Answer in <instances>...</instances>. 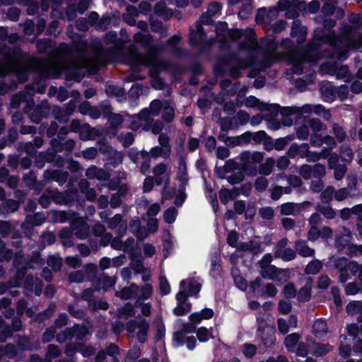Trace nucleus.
<instances>
[{
  "label": "nucleus",
  "mask_w": 362,
  "mask_h": 362,
  "mask_svg": "<svg viewBox=\"0 0 362 362\" xmlns=\"http://www.w3.org/2000/svg\"><path fill=\"white\" fill-rule=\"evenodd\" d=\"M274 165L275 160L272 157L267 158L266 160L259 165V173L264 176L269 175L272 173Z\"/></svg>",
  "instance_id": "a19ab883"
},
{
  "label": "nucleus",
  "mask_w": 362,
  "mask_h": 362,
  "mask_svg": "<svg viewBox=\"0 0 362 362\" xmlns=\"http://www.w3.org/2000/svg\"><path fill=\"white\" fill-rule=\"evenodd\" d=\"M322 268V263L319 259H315L310 262L305 268L307 274H316Z\"/></svg>",
  "instance_id": "09e8293b"
},
{
  "label": "nucleus",
  "mask_w": 362,
  "mask_h": 362,
  "mask_svg": "<svg viewBox=\"0 0 362 362\" xmlns=\"http://www.w3.org/2000/svg\"><path fill=\"white\" fill-rule=\"evenodd\" d=\"M339 214L342 220H348L354 214L358 216L362 214V204L355 205L352 208H344L340 211Z\"/></svg>",
  "instance_id": "72a5a7b5"
},
{
  "label": "nucleus",
  "mask_w": 362,
  "mask_h": 362,
  "mask_svg": "<svg viewBox=\"0 0 362 362\" xmlns=\"http://www.w3.org/2000/svg\"><path fill=\"white\" fill-rule=\"evenodd\" d=\"M127 330L133 334L140 343H145L148 337L149 323L145 319L132 320L128 322Z\"/></svg>",
  "instance_id": "0eeeda50"
},
{
  "label": "nucleus",
  "mask_w": 362,
  "mask_h": 362,
  "mask_svg": "<svg viewBox=\"0 0 362 362\" xmlns=\"http://www.w3.org/2000/svg\"><path fill=\"white\" fill-rule=\"evenodd\" d=\"M346 310L349 315H354L358 313L362 312V302L359 300H352L349 302L346 307Z\"/></svg>",
  "instance_id": "13d9d810"
},
{
  "label": "nucleus",
  "mask_w": 362,
  "mask_h": 362,
  "mask_svg": "<svg viewBox=\"0 0 362 362\" xmlns=\"http://www.w3.org/2000/svg\"><path fill=\"white\" fill-rule=\"evenodd\" d=\"M310 353L314 356H322L332 350V346L329 344H320L310 341L309 344Z\"/></svg>",
  "instance_id": "a878e982"
},
{
  "label": "nucleus",
  "mask_w": 362,
  "mask_h": 362,
  "mask_svg": "<svg viewBox=\"0 0 362 362\" xmlns=\"http://www.w3.org/2000/svg\"><path fill=\"white\" fill-rule=\"evenodd\" d=\"M307 35V29L303 26L298 21H294L291 28V35L293 37H297L298 42L305 40Z\"/></svg>",
  "instance_id": "2f4dec72"
},
{
  "label": "nucleus",
  "mask_w": 362,
  "mask_h": 362,
  "mask_svg": "<svg viewBox=\"0 0 362 362\" xmlns=\"http://www.w3.org/2000/svg\"><path fill=\"white\" fill-rule=\"evenodd\" d=\"M317 59L318 57L316 56L295 54L291 59V63L293 65V71L296 74H300L303 72L302 65L304 62H316Z\"/></svg>",
  "instance_id": "dca6fc26"
},
{
  "label": "nucleus",
  "mask_w": 362,
  "mask_h": 362,
  "mask_svg": "<svg viewBox=\"0 0 362 362\" xmlns=\"http://www.w3.org/2000/svg\"><path fill=\"white\" fill-rule=\"evenodd\" d=\"M46 219H47V216L45 217V215L42 213H36L33 215H28L24 223L22 224V226L24 229H26L30 226H41L45 222Z\"/></svg>",
  "instance_id": "393cba45"
},
{
  "label": "nucleus",
  "mask_w": 362,
  "mask_h": 362,
  "mask_svg": "<svg viewBox=\"0 0 362 362\" xmlns=\"http://www.w3.org/2000/svg\"><path fill=\"white\" fill-rule=\"evenodd\" d=\"M340 156L343 161L350 163L354 158L352 150L348 146H341Z\"/></svg>",
  "instance_id": "774afa93"
},
{
  "label": "nucleus",
  "mask_w": 362,
  "mask_h": 362,
  "mask_svg": "<svg viewBox=\"0 0 362 362\" xmlns=\"http://www.w3.org/2000/svg\"><path fill=\"white\" fill-rule=\"evenodd\" d=\"M23 180L30 188L36 189L38 192L41 191L44 187V185L42 182H36V175L33 172H30L28 174L24 175Z\"/></svg>",
  "instance_id": "f704fd0d"
},
{
  "label": "nucleus",
  "mask_w": 362,
  "mask_h": 362,
  "mask_svg": "<svg viewBox=\"0 0 362 362\" xmlns=\"http://www.w3.org/2000/svg\"><path fill=\"white\" fill-rule=\"evenodd\" d=\"M334 269L339 273V281L345 283L350 278L348 272L355 275L359 269V264L356 261H349L346 257L333 258L331 260Z\"/></svg>",
  "instance_id": "39448f33"
},
{
  "label": "nucleus",
  "mask_w": 362,
  "mask_h": 362,
  "mask_svg": "<svg viewBox=\"0 0 362 362\" xmlns=\"http://www.w3.org/2000/svg\"><path fill=\"white\" fill-rule=\"evenodd\" d=\"M68 177L69 174L67 172L59 170H55L52 171L46 170L44 173V179L45 180H54L57 182L61 185L66 182Z\"/></svg>",
  "instance_id": "aec40b11"
},
{
  "label": "nucleus",
  "mask_w": 362,
  "mask_h": 362,
  "mask_svg": "<svg viewBox=\"0 0 362 362\" xmlns=\"http://www.w3.org/2000/svg\"><path fill=\"white\" fill-rule=\"evenodd\" d=\"M74 217L75 214L71 211L52 210L47 212L48 221L53 223H64L67 221H71V222Z\"/></svg>",
  "instance_id": "a211bd4d"
},
{
  "label": "nucleus",
  "mask_w": 362,
  "mask_h": 362,
  "mask_svg": "<svg viewBox=\"0 0 362 362\" xmlns=\"http://www.w3.org/2000/svg\"><path fill=\"white\" fill-rule=\"evenodd\" d=\"M97 66L95 59L88 58L84 52H80L72 54L70 58H59L49 62L45 65L43 74L53 78L64 75L67 78L77 79L83 69L93 71Z\"/></svg>",
  "instance_id": "f257e3e1"
},
{
  "label": "nucleus",
  "mask_w": 362,
  "mask_h": 362,
  "mask_svg": "<svg viewBox=\"0 0 362 362\" xmlns=\"http://www.w3.org/2000/svg\"><path fill=\"white\" fill-rule=\"evenodd\" d=\"M244 104L249 108L255 107L261 111L267 109V105L261 103L259 100L255 96H249L248 98L245 99Z\"/></svg>",
  "instance_id": "de8ad7c7"
},
{
  "label": "nucleus",
  "mask_w": 362,
  "mask_h": 362,
  "mask_svg": "<svg viewBox=\"0 0 362 362\" xmlns=\"http://www.w3.org/2000/svg\"><path fill=\"white\" fill-rule=\"evenodd\" d=\"M353 238L351 230L346 227H342L340 230L337 232L334 240L336 247L339 250H343L349 246Z\"/></svg>",
  "instance_id": "2eb2a0df"
},
{
  "label": "nucleus",
  "mask_w": 362,
  "mask_h": 362,
  "mask_svg": "<svg viewBox=\"0 0 362 362\" xmlns=\"http://www.w3.org/2000/svg\"><path fill=\"white\" fill-rule=\"evenodd\" d=\"M222 6L218 2H212L209 5L206 13L200 17V23L211 24L213 23V18L218 17L221 13Z\"/></svg>",
  "instance_id": "4468645a"
},
{
  "label": "nucleus",
  "mask_w": 362,
  "mask_h": 362,
  "mask_svg": "<svg viewBox=\"0 0 362 362\" xmlns=\"http://www.w3.org/2000/svg\"><path fill=\"white\" fill-rule=\"evenodd\" d=\"M260 274L264 279H275L276 274L279 270L274 265H267V267L260 268Z\"/></svg>",
  "instance_id": "4d7b16f0"
},
{
  "label": "nucleus",
  "mask_w": 362,
  "mask_h": 362,
  "mask_svg": "<svg viewBox=\"0 0 362 362\" xmlns=\"http://www.w3.org/2000/svg\"><path fill=\"white\" fill-rule=\"evenodd\" d=\"M295 109L292 107H285L281 111L282 119L281 121V125L290 127L293 124V119L290 117L291 115H294Z\"/></svg>",
  "instance_id": "49530a36"
},
{
  "label": "nucleus",
  "mask_w": 362,
  "mask_h": 362,
  "mask_svg": "<svg viewBox=\"0 0 362 362\" xmlns=\"http://www.w3.org/2000/svg\"><path fill=\"white\" fill-rule=\"evenodd\" d=\"M71 228L75 235L81 240L86 239L90 231L89 225L81 217H74L71 223Z\"/></svg>",
  "instance_id": "ddd939ff"
},
{
  "label": "nucleus",
  "mask_w": 362,
  "mask_h": 362,
  "mask_svg": "<svg viewBox=\"0 0 362 362\" xmlns=\"http://www.w3.org/2000/svg\"><path fill=\"white\" fill-rule=\"evenodd\" d=\"M194 330V327L190 324H184L180 331H177L174 334L173 339L180 346L184 345V339H185L186 334L192 333Z\"/></svg>",
  "instance_id": "7c9ffc66"
},
{
  "label": "nucleus",
  "mask_w": 362,
  "mask_h": 362,
  "mask_svg": "<svg viewBox=\"0 0 362 362\" xmlns=\"http://www.w3.org/2000/svg\"><path fill=\"white\" fill-rule=\"evenodd\" d=\"M139 287L133 284L129 287L124 288L121 291L116 292V296L122 299L127 300L130 298H136L139 293Z\"/></svg>",
  "instance_id": "c85d7f7f"
},
{
  "label": "nucleus",
  "mask_w": 362,
  "mask_h": 362,
  "mask_svg": "<svg viewBox=\"0 0 362 362\" xmlns=\"http://www.w3.org/2000/svg\"><path fill=\"white\" fill-rule=\"evenodd\" d=\"M145 57H141V55L136 54L134 55V58L136 62L143 63L148 66L152 67L153 71H151V74L156 75L158 71L162 68H164V66L162 62L159 59L158 56L153 52H149L148 54L145 55Z\"/></svg>",
  "instance_id": "f8f14e48"
},
{
  "label": "nucleus",
  "mask_w": 362,
  "mask_h": 362,
  "mask_svg": "<svg viewBox=\"0 0 362 362\" xmlns=\"http://www.w3.org/2000/svg\"><path fill=\"white\" fill-rule=\"evenodd\" d=\"M214 311L210 308H204L200 312H195L189 316V320L193 324H199L203 320L211 319L214 316Z\"/></svg>",
  "instance_id": "cd10ccee"
},
{
  "label": "nucleus",
  "mask_w": 362,
  "mask_h": 362,
  "mask_svg": "<svg viewBox=\"0 0 362 362\" xmlns=\"http://www.w3.org/2000/svg\"><path fill=\"white\" fill-rule=\"evenodd\" d=\"M101 132L97 128L91 127L88 124L82 125L80 129V138L83 141L94 140L96 137L100 136Z\"/></svg>",
  "instance_id": "5701e85b"
},
{
  "label": "nucleus",
  "mask_w": 362,
  "mask_h": 362,
  "mask_svg": "<svg viewBox=\"0 0 362 362\" xmlns=\"http://www.w3.org/2000/svg\"><path fill=\"white\" fill-rule=\"evenodd\" d=\"M134 307H136L135 305H133L130 303H126L124 307L118 309L119 317L126 319L129 317L134 316L136 315Z\"/></svg>",
  "instance_id": "a18cd8bd"
},
{
  "label": "nucleus",
  "mask_w": 362,
  "mask_h": 362,
  "mask_svg": "<svg viewBox=\"0 0 362 362\" xmlns=\"http://www.w3.org/2000/svg\"><path fill=\"white\" fill-rule=\"evenodd\" d=\"M175 110L168 103H164L163 107L162 118L166 122H171L174 119Z\"/></svg>",
  "instance_id": "864d4df0"
},
{
  "label": "nucleus",
  "mask_w": 362,
  "mask_h": 362,
  "mask_svg": "<svg viewBox=\"0 0 362 362\" xmlns=\"http://www.w3.org/2000/svg\"><path fill=\"white\" fill-rule=\"evenodd\" d=\"M204 32L202 25L198 23L196 25V30H191L190 42L193 45L201 43L204 40Z\"/></svg>",
  "instance_id": "ea45409f"
},
{
  "label": "nucleus",
  "mask_w": 362,
  "mask_h": 362,
  "mask_svg": "<svg viewBox=\"0 0 362 362\" xmlns=\"http://www.w3.org/2000/svg\"><path fill=\"white\" fill-rule=\"evenodd\" d=\"M320 194V199L324 203L330 202L333 197L334 196V188L332 186H329L326 187L323 191H321Z\"/></svg>",
  "instance_id": "69168bd1"
},
{
  "label": "nucleus",
  "mask_w": 362,
  "mask_h": 362,
  "mask_svg": "<svg viewBox=\"0 0 362 362\" xmlns=\"http://www.w3.org/2000/svg\"><path fill=\"white\" fill-rule=\"evenodd\" d=\"M129 157L135 163H138L139 157H141L143 159L141 166V172L144 175L148 171V169L150 168V154L148 152L142 151L139 153L136 154L131 152L129 153Z\"/></svg>",
  "instance_id": "412c9836"
},
{
  "label": "nucleus",
  "mask_w": 362,
  "mask_h": 362,
  "mask_svg": "<svg viewBox=\"0 0 362 362\" xmlns=\"http://www.w3.org/2000/svg\"><path fill=\"white\" fill-rule=\"evenodd\" d=\"M238 193L235 189L232 190L223 189L219 192V199L221 203L226 204L230 200L234 199Z\"/></svg>",
  "instance_id": "8fccbe9b"
},
{
  "label": "nucleus",
  "mask_w": 362,
  "mask_h": 362,
  "mask_svg": "<svg viewBox=\"0 0 362 362\" xmlns=\"http://www.w3.org/2000/svg\"><path fill=\"white\" fill-rule=\"evenodd\" d=\"M339 354L342 357H348L351 353V341L350 340L345 336L341 335L339 337Z\"/></svg>",
  "instance_id": "c9c22d12"
},
{
  "label": "nucleus",
  "mask_w": 362,
  "mask_h": 362,
  "mask_svg": "<svg viewBox=\"0 0 362 362\" xmlns=\"http://www.w3.org/2000/svg\"><path fill=\"white\" fill-rule=\"evenodd\" d=\"M31 96L30 92H18V94L13 97L11 102V106L13 108H18L23 99L30 98Z\"/></svg>",
  "instance_id": "680f3d73"
},
{
  "label": "nucleus",
  "mask_w": 362,
  "mask_h": 362,
  "mask_svg": "<svg viewBox=\"0 0 362 362\" xmlns=\"http://www.w3.org/2000/svg\"><path fill=\"white\" fill-rule=\"evenodd\" d=\"M197 336L199 341L206 342L210 338H214L212 329H207L205 327L199 328L196 332Z\"/></svg>",
  "instance_id": "6e6d98bb"
},
{
  "label": "nucleus",
  "mask_w": 362,
  "mask_h": 362,
  "mask_svg": "<svg viewBox=\"0 0 362 362\" xmlns=\"http://www.w3.org/2000/svg\"><path fill=\"white\" fill-rule=\"evenodd\" d=\"M117 278L115 276H103L98 280L99 284L101 286V288L105 291H107L110 288H113L116 284Z\"/></svg>",
  "instance_id": "603ef678"
},
{
  "label": "nucleus",
  "mask_w": 362,
  "mask_h": 362,
  "mask_svg": "<svg viewBox=\"0 0 362 362\" xmlns=\"http://www.w3.org/2000/svg\"><path fill=\"white\" fill-rule=\"evenodd\" d=\"M59 237L64 247H70L74 245V236L71 228H63L59 233Z\"/></svg>",
  "instance_id": "c756f323"
},
{
  "label": "nucleus",
  "mask_w": 362,
  "mask_h": 362,
  "mask_svg": "<svg viewBox=\"0 0 362 362\" xmlns=\"http://www.w3.org/2000/svg\"><path fill=\"white\" fill-rule=\"evenodd\" d=\"M138 126L146 132L151 131L153 134H159L163 129V124L160 120L154 121L151 117L145 120H138Z\"/></svg>",
  "instance_id": "f3484780"
},
{
  "label": "nucleus",
  "mask_w": 362,
  "mask_h": 362,
  "mask_svg": "<svg viewBox=\"0 0 362 362\" xmlns=\"http://www.w3.org/2000/svg\"><path fill=\"white\" fill-rule=\"evenodd\" d=\"M155 13L157 16L162 17L165 20L168 19L172 16V11L168 9L163 3H158L155 6Z\"/></svg>",
  "instance_id": "bf43d9fd"
},
{
  "label": "nucleus",
  "mask_w": 362,
  "mask_h": 362,
  "mask_svg": "<svg viewBox=\"0 0 362 362\" xmlns=\"http://www.w3.org/2000/svg\"><path fill=\"white\" fill-rule=\"evenodd\" d=\"M360 292H362L361 282H351L345 287V293L346 295L354 296Z\"/></svg>",
  "instance_id": "e2e57ef3"
},
{
  "label": "nucleus",
  "mask_w": 362,
  "mask_h": 362,
  "mask_svg": "<svg viewBox=\"0 0 362 362\" xmlns=\"http://www.w3.org/2000/svg\"><path fill=\"white\" fill-rule=\"evenodd\" d=\"M264 153L261 152L244 151L240 155V160L244 170L255 169V165L262 161Z\"/></svg>",
  "instance_id": "9b49d317"
},
{
  "label": "nucleus",
  "mask_w": 362,
  "mask_h": 362,
  "mask_svg": "<svg viewBox=\"0 0 362 362\" xmlns=\"http://www.w3.org/2000/svg\"><path fill=\"white\" fill-rule=\"evenodd\" d=\"M124 121V119L120 114H112L108 118V122L110 126L115 129L121 127Z\"/></svg>",
  "instance_id": "0e129e2a"
},
{
  "label": "nucleus",
  "mask_w": 362,
  "mask_h": 362,
  "mask_svg": "<svg viewBox=\"0 0 362 362\" xmlns=\"http://www.w3.org/2000/svg\"><path fill=\"white\" fill-rule=\"evenodd\" d=\"M34 102L33 100L28 99L26 102L25 112L30 114V119L35 123L40 122L41 118L46 117L49 114V107L47 103H42L41 105L33 110Z\"/></svg>",
  "instance_id": "1a4fd4ad"
},
{
  "label": "nucleus",
  "mask_w": 362,
  "mask_h": 362,
  "mask_svg": "<svg viewBox=\"0 0 362 362\" xmlns=\"http://www.w3.org/2000/svg\"><path fill=\"white\" fill-rule=\"evenodd\" d=\"M295 250L303 257H312L315 255V250L308 245L303 240H298L295 243Z\"/></svg>",
  "instance_id": "b1692460"
},
{
  "label": "nucleus",
  "mask_w": 362,
  "mask_h": 362,
  "mask_svg": "<svg viewBox=\"0 0 362 362\" xmlns=\"http://www.w3.org/2000/svg\"><path fill=\"white\" fill-rule=\"evenodd\" d=\"M163 106L164 103L158 100H154L151 103L148 108L141 110L138 115H129L127 114L128 117L127 122L129 123V127L134 131L140 129L141 127L138 126V120H145L151 116H158Z\"/></svg>",
  "instance_id": "20e7f679"
},
{
  "label": "nucleus",
  "mask_w": 362,
  "mask_h": 362,
  "mask_svg": "<svg viewBox=\"0 0 362 362\" xmlns=\"http://www.w3.org/2000/svg\"><path fill=\"white\" fill-rule=\"evenodd\" d=\"M171 152L170 147H163V146H156L152 148L151 150V156L154 158L163 157L167 158L170 156Z\"/></svg>",
  "instance_id": "3c124183"
},
{
  "label": "nucleus",
  "mask_w": 362,
  "mask_h": 362,
  "mask_svg": "<svg viewBox=\"0 0 362 362\" xmlns=\"http://www.w3.org/2000/svg\"><path fill=\"white\" fill-rule=\"evenodd\" d=\"M229 37L234 41H238L242 47L248 49L255 48L257 45L255 34L252 29L248 28L245 31L233 30L228 32Z\"/></svg>",
  "instance_id": "423d86ee"
},
{
  "label": "nucleus",
  "mask_w": 362,
  "mask_h": 362,
  "mask_svg": "<svg viewBox=\"0 0 362 362\" xmlns=\"http://www.w3.org/2000/svg\"><path fill=\"white\" fill-rule=\"evenodd\" d=\"M153 293V287L150 284H145L139 290V293L136 296V303L144 302V300L148 299Z\"/></svg>",
  "instance_id": "58836bf2"
},
{
  "label": "nucleus",
  "mask_w": 362,
  "mask_h": 362,
  "mask_svg": "<svg viewBox=\"0 0 362 362\" xmlns=\"http://www.w3.org/2000/svg\"><path fill=\"white\" fill-rule=\"evenodd\" d=\"M334 46L339 49H343V51L360 47L362 45V36L359 39L356 40L353 35L349 33L343 35L338 37L333 42Z\"/></svg>",
  "instance_id": "9d476101"
},
{
  "label": "nucleus",
  "mask_w": 362,
  "mask_h": 362,
  "mask_svg": "<svg viewBox=\"0 0 362 362\" xmlns=\"http://www.w3.org/2000/svg\"><path fill=\"white\" fill-rule=\"evenodd\" d=\"M299 339H300V336L297 333H293V334L288 335L285 338V341H284V344H285L286 348L289 351H293L294 346L298 341Z\"/></svg>",
  "instance_id": "338daca9"
},
{
  "label": "nucleus",
  "mask_w": 362,
  "mask_h": 362,
  "mask_svg": "<svg viewBox=\"0 0 362 362\" xmlns=\"http://www.w3.org/2000/svg\"><path fill=\"white\" fill-rule=\"evenodd\" d=\"M20 207V203L18 201L9 199L3 204L0 208V214H6L17 211Z\"/></svg>",
  "instance_id": "79ce46f5"
},
{
  "label": "nucleus",
  "mask_w": 362,
  "mask_h": 362,
  "mask_svg": "<svg viewBox=\"0 0 362 362\" xmlns=\"http://www.w3.org/2000/svg\"><path fill=\"white\" fill-rule=\"evenodd\" d=\"M231 273L233 276L236 286L239 289L245 291L247 288V281L239 274L238 269H232Z\"/></svg>",
  "instance_id": "5fc2aeb1"
},
{
  "label": "nucleus",
  "mask_w": 362,
  "mask_h": 362,
  "mask_svg": "<svg viewBox=\"0 0 362 362\" xmlns=\"http://www.w3.org/2000/svg\"><path fill=\"white\" fill-rule=\"evenodd\" d=\"M86 176L88 179H98L99 180H107L110 175L107 171L103 168H98L95 165H91L86 172Z\"/></svg>",
  "instance_id": "4be33fe9"
},
{
  "label": "nucleus",
  "mask_w": 362,
  "mask_h": 362,
  "mask_svg": "<svg viewBox=\"0 0 362 362\" xmlns=\"http://www.w3.org/2000/svg\"><path fill=\"white\" fill-rule=\"evenodd\" d=\"M61 351L57 346L49 344L47 347V352L45 358V362H52V361L58 357Z\"/></svg>",
  "instance_id": "052dcab7"
},
{
  "label": "nucleus",
  "mask_w": 362,
  "mask_h": 362,
  "mask_svg": "<svg viewBox=\"0 0 362 362\" xmlns=\"http://www.w3.org/2000/svg\"><path fill=\"white\" fill-rule=\"evenodd\" d=\"M301 209V204L294 203H286L281 206V214L282 215H294L299 213Z\"/></svg>",
  "instance_id": "e433bc0d"
},
{
  "label": "nucleus",
  "mask_w": 362,
  "mask_h": 362,
  "mask_svg": "<svg viewBox=\"0 0 362 362\" xmlns=\"http://www.w3.org/2000/svg\"><path fill=\"white\" fill-rule=\"evenodd\" d=\"M313 288V279L308 277L305 279L303 286L298 293V299L301 302H306L310 299L311 291Z\"/></svg>",
  "instance_id": "bb28decb"
},
{
  "label": "nucleus",
  "mask_w": 362,
  "mask_h": 362,
  "mask_svg": "<svg viewBox=\"0 0 362 362\" xmlns=\"http://www.w3.org/2000/svg\"><path fill=\"white\" fill-rule=\"evenodd\" d=\"M313 330L314 334L317 337H321L325 335L327 332V325L325 320H317L315 322Z\"/></svg>",
  "instance_id": "37998d69"
},
{
  "label": "nucleus",
  "mask_w": 362,
  "mask_h": 362,
  "mask_svg": "<svg viewBox=\"0 0 362 362\" xmlns=\"http://www.w3.org/2000/svg\"><path fill=\"white\" fill-rule=\"evenodd\" d=\"M22 259L23 256L21 252L16 254L13 264L17 269V279L15 283L11 282V285L12 286H23L25 289L26 295H29L35 284V293L37 296H40L43 287L42 284L38 279H36L35 283L33 277L30 275L25 277L23 276L24 272L27 269H36L41 267L43 264L42 259L38 252H34L30 261L25 264L22 262Z\"/></svg>",
  "instance_id": "f03ea898"
},
{
  "label": "nucleus",
  "mask_w": 362,
  "mask_h": 362,
  "mask_svg": "<svg viewBox=\"0 0 362 362\" xmlns=\"http://www.w3.org/2000/svg\"><path fill=\"white\" fill-rule=\"evenodd\" d=\"M88 330L86 327L83 325H76L71 328L66 329L65 331L57 334V341L59 343H63L67 339L75 338L78 340H82Z\"/></svg>",
  "instance_id": "6e6552de"
},
{
  "label": "nucleus",
  "mask_w": 362,
  "mask_h": 362,
  "mask_svg": "<svg viewBox=\"0 0 362 362\" xmlns=\"http://www.w3.org/2000/svg\"><path fill=\"white\" fill-rule=\"evenodd\" d=\"M180 290L176 294L177 306L173 309V313L177 316H182L191 310L192 305L187 302L188 296H197L202 287L198 277L185 279L180 283Z\"/></svg>",
  "instance_id": "7ed1b4c3"
},
{
  "label": "nucleus",
  "mask_w": 362,
  "mask_h": 362,
  "mask_svg": "<svg viewBox=\"0 0 362 362\" xmlns=\"http://www.w3.org/2000/svg\"><path fill=\"white\" fill-rule=\"evenodd\" d=\"M316 210L327 219H334L337 216V212L329 205L317 204Z\"/></svg>",
  "instance_id": "4c0bfd02"
},
{
  "label": "nucleus",
  "mask_w": 362,
  "mask_h": 362,
  "mask_svg": "<svg viewBox=\"0 0 362 362\" xmlns=\"http://www.w3.org/2000/svg\"><path fill=\"white\" fill-rule=\"evenodd\" d=\"M109 228L111 230L117 229V233L120 235H124L127 231V224L122 221L121 214H116L107 221Z\"/></svg>",
  "instance_id": "6ab92c4d"
},
{
  "label": "nucleus",
  "mask_w": 362,
  "mask_h": 362,
  "mask_svg": "<svg viewBox=\"0 0 362 362\" xmlns=\"http://www.w3.org/2000/svg\"><path fill=\"white\" fill-rule=\"evenodd\" d=\"M291 4L288 0H279L277 4V8H271L267 13V18H276L279 10H286L290 8Z\"/></svg>",
  "instance_id": "c03bdc74"
},
{
  "label": "nucleus",
  "mask_w": 362,
  "mask_h": 362,
  "mask_svg": "<svg viewBox=\"0 0 362 362\" xmlns=\"http://www.w3.org/2000/svg\"><path fill=\"white\" fill-rule=\"evenodd\" d=\"M167 167L164 163H160L153 168V174L156 177V183L161 185L163 182L168 180V174L166 173Z\"/></svg>",
  "instance_id": "473e14b6"
}]
</instances>
